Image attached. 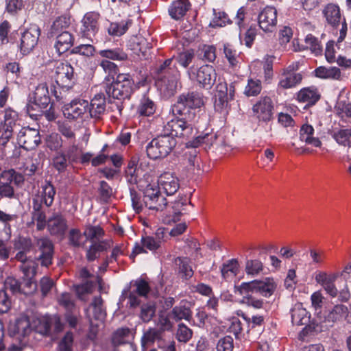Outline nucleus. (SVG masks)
I'll list each match as a JSON object with an SVG mask.
<instances>
[{
    "label": "nucleus",
    "instance_id": "22",
    "mask_svg": "<svg viewBox=\"0 0 351 351\" xmlns=\"http://www.w3.org/2000/svg\"><path fill=\"white\" fill-rule=\"evenodd\" d=\"M79 276L82 282L74 286L77 294L82 295L85 293H90L93 289L96 280L98 278L90 273L86 267H83L80 270Z\"/></svg>",
    "mask_w": 351,
    "mask_h": 351
},
{
    "label": "nucleus",
    "instance_id": "44",
    "mask_svg": "<svg viewBox=\"0 0 351 351\" xmlns=\"http://www.w3.org/2000/svg\"><path fill=\"white\" fill-rule=\"evenodd\" d=\"M132 23V21L130 19L122 21L120 23H112L108 28V32L112 36H120L126 32Z\"/></svg>",
    "mask_w": 351,
    "mask_h": 351
},
{
    "label": "nucleus",
    "instance_id": "64",
    "mask_svg": "<svg viewBox=\"0 0 351 351\" xmlns=\"http://www.w3.org/2000/svg\"><path fill=\"white\" fill-rule=\"evenodd\" d=\"M233 348V339L230 336H226L219 340L217 351H232Z\"/></svg>",
    "mask_w": 351,
    "mask_h": 351
},
{
    "label": "nucleus",
    "instance_id": "61",
    "mask_svg": "<svg viewBox=\"0 0 351 351\" xmlns=\"http://www.w3.org/2000/svg\"><path fill=\"white\" fill-rule=\"evenodd\" d=\"M254 293L248 292L245 294H241L243 295L241 302L249 306H252L255 308H261L263 306L264 302L262 300L256 299L254 297Z\"/></svg>",
    "mask_w": 351,
    "mask_h": 351
},
{
    "label": "nucleus",
    "instance_id": "8",
    "mask_svg": "<svg viewBox=\"0 0 351 351\" xmlns=\"http://www.w3.org/2000/svg\"><path fill=\"white\" fill-rule=\"evenodd\" d=\"M52 77L59 87L68 90L74 84V69L67 62H56L52 70Z\"/></svg>",
    "mask_w": 351,
    "mask_h": 351
},
{
    "label": "nucleus",
    "instance_id": "50",
    "mask_svg": "<svg viewBox=\"0 0 351 351\" xmlns=\"http://www.w3.org/2000/svg\"><path fill=\"white\" fill-rule=\"evenodd\" d=\"M70 163L66 154L62 152H57L53 158V166L59 173L65 171Z\"/></svg>",
    "mask_w": 351,
    "mask_h": 351
},
{
    "label": "nucleus",
    "instance_id": "46",
    "mask_svg": "<svg viewBox=\"0 0 351 351\" xmlns=\"http://www.w3.org/2000/svg\"><path fill=\"white\" fill-rule=\"evenodd\" d=\"M42 196H40L44 202L47 207L52 205L56 194V189L51 182L46 181L45 184L42 186Z\"/></svg>",
    "mask_w": 351,
    "mask_h": 351
},
{
    "label": "nucleus",
    "instance_id": "27",
    "mask_svg": "<svg viewBox=\"0 0 351 351\" xmlns=\"http://www.w3.org/2000/svg\"><path fill=\"white\" fill-rule=\"evenodd\" d=\"M74 37L68 31H62L56 34L54 47L59 56L66 52L73 45Z\"/></svg>",
    "mask_w": 351,
    "mask_h": 351
},
{
    "label": "nucleus",
    "instance_id": "2",
    "mask_svg": "<svg viewBox=\"0 0 351 351\" xmlns=\"http://www.w3.org/2000/svg\"><path fill=\"white\" fill-rule=\"evenodd\" d=\"M177 141L165 132L153 138L146 146L147 156L153 160L167 156L174 149Z\"/></svg>",
    "mask_w": 351,
    "mask_h": 351
},
{
    "label": "nucleus",
    "instance_id": "54",
    "mask_svg": "<svg viewBox=\"0 0 351 351\" xmlns=\"http://www.w3.org/2000/svg\"><path fill=\"white\" fill-rule=\"evenodd\" d=\"M58 303L66 309V312L76 309L74 298L69 293H62L58 298Z\"/></svg>",
    "mask_w": 351,
    "mask_h": 351
},
{
    "label": "nucleus",
    "instance_id": "37",
    "mask_svg": "<svg viewBox=\"0 0 351 351\" xmlns=\"http://www.w3.org/2000/svg\"><path fill=\"white\" fill-rule=\"evenodd\" d=\"M315 75L319 78L333 80H339L341 77L340 69L336 66H319L315 70Z\"/></svg>",
    "mask_w": 351,
    "mask_h": 351
},
{
    "label": "nucleus",
    "instance_id": "30",
    "mask_svg": "<svg viewBox=\"0 0 351 351\" xmlns=\"http://www.w3.org/2000/svg\"><path fill=\"white\" fill-rule=\"evenodd\" d=\"M291 314V322L294 325H307L310 322V315L301 303H297L293 306Z\"/></svg>",
    "mask_w": 351,
    "mask_h": 351
},
{
    "label": "nucleus",
    "instance_id": "16",
    "mask_svg": "<svg viewBox=\"0 0 351 351\" xmlns=\"http://www.w3.org/2000/svg\"><path fill=\"white\" fill-rule=\"evenodd\" d=\"M234 92L235 88L233 83L228 86L226 82H219L216 86L215 108L217 110L226 108L228 101L233 99Z\"/></svg>",
    "mask_w": 351,
    "mask_h": 351
},
{
    "label": "nucleus",
    "instance_id": "5",
    "mask_svg": "<svg viewBox=\"0 0 351 351\" xmlns=\"http://www.w3.org/2000/svg\"><path fill=\"white\" fill-rule=\"evenodd\" d=\"M276 287V283L273 278H265L261 280H254L247 282H242L239 286H235V289L239 294L251 292L268 298L274 293Z\"/></svg>",
    "mask_w": 351,
    "mask_h": 351
},
{
    "label": "nucleus",
    "instance_id": "4",
    "mask_svg": "<svg viewBox=\"0 0 351 351\" xmlns=\"http://www.w3.org/2000/svg\"><path fill=\"white\" fill-rule=\"evenodd\" d=\"M134 82L129 73H119L110 85L107 86L106 92L109 97L118 100L129 99L134 91Z\"/></svg>",
    "mask_w": 351,
    "mask_h": 351
},
{
    "label": "nucleus",
    "instance_id": "18",
    "mask_svg": "<svg viewBox=\"0 0 351 351\" xmlns=\"http://www.w3.org/2000/svg\"><path fill=\"white\" fill-rule=\"evenodd\" d=\"M274 105L269 97H261L252 107L256 117L264 122L269 121L273 117Z\"/></svg>",
    "mask_w": 351,
    "mask_h": 351
},
{
    "label": "nucleus",
    "instance_id": "62",
    "mask_svg": "<svg viewBox=\"0 0 351 351\" xmlns=\"http://www.w3.org/2000/svg\"><path fill=\"white\" fill-rule=\"evenodd\" d=\"M230 23V19L224 12H217L214 10V17L210 23L213 27H223Z\"/></svg>",
    "mask_w": 351,
    "mask_h": 351
},
{
    "label": "nucleus",
    "instance_id": "45",
    "mask_svg": "<svg viewBox=\"0 0 351 351\" xmlns=\"http://www.w3.org/2000/svg\"><path fill=\"white\" fill-rule=\"evenodd\" d=\"M85 239L91 243L101 241L100 239L104 235V230L98 226H89L84 231Z\"/></svg>",
    "mask_w": 351,
    "mask_h": 351
},
{
    "label": "nucleus",
    "instance_id": "20",
    "mask_svg": "<svg viewBox=\"0 0 351 351\" xmlns=\"http://www.w3.org/2000/svg\"><path fill=\"white\" fill-rule=\"evenodd\" d=\"M157 186L167 195H174L180 188L178 178L171 172H164L158 178Z\"/></svg>",
    "mask_w": 351,
    "mask_h": 351
},
{
    "label": "nucleus",
    "instance_id": "11",
    "mask_svg": "<svg viewBox=\"0 0 351 351\" xmlns=\"http://www.w3.org/2000/svg\"><path fill=\"white\" fill-rule=\"evenodd\" d=\"M36 251L38 255L36 260L40 265L49 267L53 263L54 256V245L47 237H42L36 239Z\"/></svg>",
    "mask_w": 351,
    "mask_h": 351
},
{
    "label": "nucleus",
    "instance_id": "39",
    "mask_svg": "<svg viewBox=\"0 0 351 351\" xmlns=\"http://www.w3.org/2000/svg\"><path fill=\"white\" fill-rule=\"evenodd\" d=\"M69 244L75 247H84L86 243L85 236L80 230L71 229L68 234Z\"/></svg>",
    "mask_w": 351,
    "mask_h": 351
},
{
    "label": "nucleus",
    "instance_id": "15",
    "mask_svg": "<svg viewBox=\"0 0 351 351\" xmlns=\"http://www.w3.org/2000/svg\"><path fill=\"white\" fill-rule=\"evenodd\" d=\"M88 101L85 99H75L62 107L64 117L69 120L87 118Z\"/></svg>",
    "mask_w": 351,
    "mask_h": 351
},
{
    "label": "nucleus",
    "instance_id": "28",
    "mask_svg": "<svg viewBox=\"0 0 351 351\" xmlns=\"http://www.w3.org/2000/svg\"><path fill=\"white\" fill-rule=\"evenodd\" d=\"M103 300L101 296L95 297L86 310V315L90 322L94 318L102 321L106 317V311L103 306Z\"/></svg>",
    "mask_w": 351,
    "mask_h": 351
},
{
    "label": "nucleus",
    "instance_id": "51",
    "mask_svg": "<svg viewBox=\"0 0 351 351\" xmlns=\"http://www.w3.org/2000/svg\"><path fill=\"white\" fill-rule=\"evenodd\" d=\"M262 90L261 82L259 80L249 79L245 88L244 94L247 97L258 95Z\"/></svg>",
    "mask_w": 351,
    "mask_h": 351
},
{
    "label": "nucleus",
    "instance_id": "49",
    "mask_svg": "<svg viewBox=\"0 0 351 351\" xmlns=\"http://www.w3.org/2000/svg\"><path fill=\"white\" fill-rule=\"evenodd\" d=\"M99 53L103 58L113 60L123 61L128 58V55L122 49L119 48L101 50Z\"/></svg>",
    "mask_w": 351,
    "mask_h": 351
},
{
    "label": "nucleus",
    "instance_id": "26",
    "mask_svg": "<svg viewBox=\"0 0 351 351\" xmlns=\"http://www.w3.org/2000/svg\"><path fill=\"white\" fill-rule=\"evenodd\" d=\"M15 172L13 170L4 171L0 177V199L3 197L12 198L14 191L11 183Z\"/></svg>",
    "mask_w": 351,
    "mask_h": 351
},
{
    "label": "nucleus",
    "instance_id": "40",
    "mask_svg": "<svg viewBox=\"0 0 351 351\" xmlns=\"http://www.w3.org/2000/svg\"><path fill=\"white\" fill-rule=\"evenodd\" d=\"M332 136L339 145L344 147H351V129H340L335 131Z\"/></svg>",
    "mask_w": 351,
    "mask_h": 351
},
{
    "label": "nucleus",
    "instance_id": "56",
    "mask_svg": "<svg viewBox=\"0 0 351 351\" xmlns=\"http://www.w3.org/2000/svg\"><path fill=\"white\" fill-rule=\"evenodd\" d=\"M130 330L128 328L118 329L114 334L112 338V344L115 348L123 345V343H128L125 338L129 335Z\"/></svg>",
    "mask_w": 351,
    "mask_h": 351
},
{
    "label": "nucleus",
    "instance_id": "25",
    "mask_svg": "<svg viewBox=\"0 0 351 351\" xmlns=\"http://www.w3.org/2000/svg\"><path fill=\"white\" fill-rule=\"evenodd\" d=\"M169 316L176 322L182 319L189 322L192 318L190 302L186 300H182L178 305L173 308L169 313Z\"/></svg>",
    "mask_w": 351,
    "mask_h": 351
},
{
    "label": "nucleus",
    "instance_id": "13",
    "mask_svg": "<svg viewBox=\"0 0 351 351\" xmlns=\"http://www.w3.org/2000/svg\"><path fill=\"white\" fill-rule=\"evenodd\" d=\"M143 201L145 206L152 210H163L167 202L160 191V189L155 184H148L144 191Z\"/></svg>",
    "mask_w": 351,
    "mask_h": 351
},
{
    "label": "nucleus",
    "instance_id": "12",
    "mask_svg": "<svg viewBox=\"0 0 351 351\" xmlns=\"http://www.w3.org/2000/svg\"><path fill=\"white\" fill-rule=\"evenodd\" d=\"M100 14L97 12H88L85 14L81 21L79 34L91 41L99 29Z\"/></svg>",
    "mask_w": 351,
    "mask_h": 351
},
{
    "label": "nucleus",
    "instance_id": "21",
    "mask_svg": "<svg viewBox=\"0 0 351 351\" xmlns=\"http://www.w3.org/2000/svg\"><path fill=\"white\" fill-rule=\"evenodd\" d=\"M258 24L264 32H271L277 23V11L274 7L267 6L258 15Z\"/></svg>",
    "mask_w": 351,
    "mask_h": 351
},
{
    "label": "nucleus",
    "instance_id": "42",
    "mask_svg": "<svg viewBox=\"0 0 351 351\" xmlns=\"http://www.w3.org/2000/svg\"><path fill=\"white\" fill-rule=\"evenodd\" d=\"M162 332L157 328H149L147 330L142 337V346H149L153 344L156 340H158V345L160 344L162 340Z\"/></svg>",
    "mask_w": 351,
    "mask_h": 351
},
{
    "label": "nucleus",
    "instance_id": "19",
    "mask_svg": "<svg viewBox=\"0 0 351 351\" xmlns=\"http://www.w3.org/2000/svg\"><path fill=\"white\" fill-rule=\"evenodd\" d=\"M39 36L40 29L35 25L25 30L21 38V52L25 55L32 51L37 45Z\"/></svg>",
    "mask_w": 351,
    "mask_h": 351
},
{
    "label": "nucleus",
    "instance_id": "1",
    "mask_svg": "<svg viewBox=\"0 0 351 351\" xmlns=\"http://www.w3.org/2000/svg\"><path fill=\"white\" fill-rule=\"evenodd\" d=\"M154 77L156 86L166 97L174 95L178 86H180V73L173 58L167 59L156 66Z\"/></svg>",
    "mask_w": 351,
    "mask_h": 351
},
{
    "label": "nucleus",
    "instance_id": "10",
    "mask_svg": "<svg viewBox=\"0 0 351 351\" xmlns=\"http://www.w3.org/2000/svg\"><path fill=\"white\" fill-rule=\"evenodd\" d=\"M181 118H176L168 121L164 125V132L173 138L183 137L189 138L193 133V128L189 122L192 118H189V115L181 116Z\"/></svg>",
    "mask_w": 351,
    "mask_h": 351
},
{
    "label": "nucleus",
    "instance_id": "24",
    "mask_svg": "<svg viewBox=\"0 0 351 351\" xmlns=\"http://www.w3.org/2000/svg\"><path fill=\"white\" fill-rule=\"evenodd\" d=\"M106 111V98L104 94H97L88 103V115L100 119Z\"/></svg>",
    "mask_w": 351,
    "mask_h": 351
},
{
    "label": "nucleus",
    "instance_id": "53",
    "mask_svg": "<svg viewBox=\"0 0 351 351\" xmlns=\"http://www.w3.org/2000/svg\"><path fill=\"white\" fill-rule=\"evenodd\" d=\"M41 154H33L30 160L25 162L24 172L27 176H31L38 170L40 165L39 158Z\"/></svg>",
    "mask_w": 351,
    "mask_h": 351
},
{
    "label": "nucleus",
    "instance_id": "14",
    "mask_svg": "<svg viewBox=\"0 0 351 351\" xmlns=\"http://www.w3.org/2000/svg\"><path fill=\"white\" fill-rule=\"evenodd\" d=\"M195 69L191 67L188 70L189 77L192 79L191 74H193L199 85L206 90L212 88L217 80V73L213 66L210 65H204L199 67L196 73Z\"/></svg>",
    "mask_w": 351,
    "mask_h": 351
},
{
    "label": "nucleus",
    "instance_id": "48",
    "mask_svg": "<svg viewBox=\"0 0 351 351\" xmlns=\"http://www.w3.org/2000/svg\"><path fill=\"white\" fill-rule=\"evenodd\" d=\"M242 318L247 324L248 330L258 328V330L263 328L265 323V317L261 315H253L251 317L245 314H242Z\"/></svg>",
    "mask_w": 351,
    "mask_h": 351
},
{
    "label": "nucleus",
    "instance_id": "3",
    "mask_svg": "<svg viewBox=\"0 0 351 351\" xmlns=\"http://www.w3.org/2000/svg\"><path fill=\"white\" fill-rule=\"evenodd\" d=\"M204 105L202 94L198 92H188L180 95L176 104L172 108L175 115L186 116L192 118L194 114L191 112L193 108H198Z\"/></svg>",
    "mask_w": 351,
    "mask_h": 351
},
{
    "label": "nucleus",
    "instance_id": "23",
    "mask_svg": "<svg viewBox=\"0 0 351 351\" xmlns=\"http://www.w3.org/2000/svg\"><path fill=\"white\" fill-rule=\"evenodd\" d=\"M167 240V232L165 228H159L152 236L143 237L141 239L143 247L150 251H155L158 249L162 243Z\"/></svg>",
    "mask_w": 351,
    "mask_h": 351
},
{
    "label": "nucleus",
    "instance_id": "32",
    "mask_svg": "<svg viewBox=\"0 0 351 351\" xmlns=\"http://www.w3.org/2000/svg\"><path fill=\"white\" fill-rule=\"evenodd\" d=\"M322 13L328 24L332 27H337L339 25L341 19V14L339 7L334 3L328 4L323 10Z\"/></svg>",
    "mask_w": 351,
    "mask_h": 351
},
{
    "label": "nucleus",
    "instance_id": "35",
    "mask_svg": "<svg viewBox=\"0 0 351 351\" xmlns=\"http://www.w3.org/2000/svg\"><path fill=\"white\" fill-rule=\"evenodd\" d=\"M314 129L308 124L303 125L300 131V138L306 144L313 145L315 147H320L322 145L319 138L314 137Z\"/></svg>",
    "mask_w": 351,
    "mask_h": 351
},
{
    "label": "nucleus",
    "instance_id": "63",
    "mask_svg": "<svg viewBox=\"0 0 351 351\" xmlns=\"http://www.w3.org/2000/svg\"><path fill=\"white\" fill-rule=\"evenodd\" d=\"M197 162L198 159L195 149L189 150L184 153L183 156V164L186 165L188 169H191L194 168Z\"/></svg>",
    "mask_w": 351,
    "mask_h": 351
},
{
    "label": "nucleus",
    "instance_id": "52",
    "mask_svg": "<svg viewBox=\"0 0 351 351\" xmlns=\"http://www.w3.org/2000/svg\"><path fill=\"white\" fill-rule=\"evenodd\" d=\"M70 24L69 19L66 16H62L58 17L53 23L51 27V34L52 36H56L58 34L62 32V30L67 27H69Z\"/></svg>",
    "mask_w": 351,
    "mask_h": 351
},
{
    "label": "nucleus",
    "instance_id": "6",
    "mask_svg": "<svg viewBox=\"0 0 351 351\" xmlns=\"http://www.w3.org/2000/svg\"><path fill=\"white\" fill-rule=\"evenodd\" d=\"M50 104L48 88L46 84H40L35 89L33 97L27 104V112L31 117H36Z\"/></svg>",
    "mask_w": 351,
    "mask_h": 351
},
{
    "label": "nucleus",
    "instance_id": "43",
    "mask_svg": "<svg viewBox=\"0 0 351 351\" xmlns=\"http://www.w3.org/2000/svg\"><path fill=\"white\" fill-rule=\"evenodd\" d=\"M156 106L154 101L147 96L144 95L138 107V112L141 116H150L154 113Z\"/></svg>",
    "mask_w": 351,
    "mask_h": 351
},
{
    "label": "nucleus",
    "instance_id": "41",
    "mask_svg": "<svg viewBox=\"0 0 351 351\" xmlns=\"http://www.w3.org/2000/svg\"><path fill=\"white\" fill-rule=\"evenodd\" d=\"M239 271V263L236 259L229 260L223 263L221 269L222 277L225 280H228L235 276Z\"/></svg>",
    "mask_w": 351,
    "mask_h": 351
},
{
    "label": "nucleus",
    "instance_id": "57",
    "mask_svg": "<svg viewBox=\"0 0 351 351\" xmlns=\"http://www.w3.org/2000/svg\"><path fill=\"white\" fill-rule=\"evenodd\" d=\"M305 43L308 47L316 56L322 54V45L317 38L312 34H308L305 38Z\"/></svg>",
    "mask_w": 351,
    "mask_h": 351
},
{
    "label": "nucleus",
    "instance_id": "55",
    "mask_svg": "<svg viewBox=\"0 0 351 351\" xmlns=\"http://www.w3.org/2000/svg\"><path fill=\"white\" fill-rule=\"evenodd\" d=\"M23 274V278H34L36 274L38 264L32 261L23 263L20 266Z\"/></svg>",
    "mask_w": 351,
    "mask_h": 351
},
{
    "label": "nucleus",
    "instance_id": "34",
    "mask_svg": "<svg viewBox=\"0 0 351 351\" xmlns=\"http://www.w3.org/2000/svg\"><path fill=\"white\" fill-rule=\"evenodd\" d=\"M190 6L189 0L174 1L169 8V14L172 19L179 20L186 14Z\"/></svg>",
    "mask_w": 351,
    "mask_h": 351
},
{
    "label": "nucleus",
    "instance_id": "31",
    "mask_svg": "<svg viewBox=\"0 0 351 351\" xmlns=\"http://www.w3.org/2000/svg\"><path fill=\"white\" fill-rule=\"evenodd\" d=\"M297 99L298 101L305 103L307 106H313L320 99V94L316 88H303L298 93Z\"/></svg>",
    "mask_w": 351,
    "mask_h": 351
},
{
    "label": "nucleus",
    "instance_id": "59",
    "mask_svg": "<svg viewBox=\"0 0 351 351\" xmlns=\"http://www.w3.org/2000/svg\"><path fill=\"white\" fill-rule=\"evenodd\" d=\"M193 332L184 324H179L176 333L177 339L180 342L186 343L192 337Z\"/></svg>",
    "mask_w": 351,
    "mask_h": 351
},
{
    "label": "nucleus",
    "instance_id": "36",
    "mask_svg": "<svg viewBox=\"0 0 351 351\" xmlns=\"http://www.w3.org/2000/svg\"><path fill=\"white\" fill-rule=\"evenodd\" d=\"M110 247V242L107 241L91 243L86 250V257L88 261H93L99 256L101 252L107 250Z\"/></svg>",
    "mask_w": 351,
    "mask_h": 351
},
{
    "label": "nucleus",
    "instance_id": "9",
    "mask_svg": "<svg viewBox=\"0 0 351 351\" xmlns=\"http://www.w3.org/2000/svg\"><path fill=\"white\" fill-rule=\"evenodd\" d=\"M298 69L299 63L298 62H292L287 67L281 69L278 89H290L300 84L303 79V75L297 72Z\"/></svg>",
    "mask_w": 351,
    "mask_h": 351
},
{
    "label": "nucleus",
    "instance_id": "58",
    "mask_svg": "<svg viewBox=\"0 0 351 351\" xmlns=\"http://www.w3.org/2000/svg\"><path fill=\"white\" fill-rule=\"evenodd\" d=\"M263 269V263L258 260H248L245 263V272L248 275L256 276Z\"/></svg>",
    "mask_w": 351,
    "mask_h": 351
},
{
    "label": "nucleus",
    "instance_id": "47",
    "mask_svg": "<svg viewBox=\"0 0 351 351\" xmlns=\"http://www.w3.org/2000/svg\"><path fill=\"white\" fill-rule=\"evenodd\" d=\"M348 313V308L343 304L335 305L326 316L328 322H335L342 319Z\"/></svg>",
    "mask_w": 351,
    "mask_h": 351
},
{
    "label": "nucleus",
    "instance_id": "7",
    "mask_svg": "<svg viewBox=\"0 0 351 351\" xmlns=\"http://www.w3.org/2000/svg\"><path fill=\"white\" fill-rule=\"evenodd\" d=\"M18 117V113L10 108L0 112V145L5 147L12 138Z\"/></svg>",
    "mask_w": 351,
    "mask_h": 351
},
{
    "label": "nucleus",
    "instance_id": "60",
    "mask_svg": "<svg viewBox=\"0 0 351 351\" xmlns=\"http://www.w3.org/2000/svg\"><path fill=\"white\" fill-rule=\"evenodd\" d=\"M195 57L192 50H186L180 53L176 57V62L184 68L189 66Z\"/></svg>",
    "mask_w": 351,
    "mask_h": 351
},
{
    "label": "nucleus",
    "instance_id": "38",
    "mask_svg": "<svg viewBox=\"0 0 351 351\" xmlns=\"http://www.w3.org/2000/svg\"><path fill=\"white\" fill-rule=\"evenodd\" d=\"M217 135L215 133H206L204 135L198 136L194 142L191 143L193 147L204 146V149H210L214 145L217 144L215 142L217 140Z\"/></svg>",
    "mask_w": 351,
    "mask_h": 351
},
{
    "label": "nucleus",
    "instance_id": "17",
    "mask_svg": "<svg viewBox=\"0 0 351 351\" xmlns=\"http://www.w3.org/2000/svg\"><path fill=\"white\" fill-rule=\"evenodd\" d=\"M40 141V132L36 129L23 128L17 135L18 144L26 150L35 149Z\"/></svg>",
    "mask_w": 351,
    "mask_h": 351
},
{
    "label": "nucleus",
    "instance_id": "29",
    "mask_svg": "<svg viewBox=\"0 0 351 351\" xmlns=\"http://www.w3.org/2000/svg\"><path fill=\"white\" fill-rule=\"evenodd\" d=\"M336 278L335 275H328L324 272H320L316 276L315 280L324 287L328 294L335 298L338 294V291L334 284Z\"/></svg>",
    "mask_w": 351,
    "mask_h": 351
},
{
    "label": "nucleus",
    "instance_id": "33",
    "mask_svg": "<svg viewBox=\"0 0 351 351\" xmlns=\"http://www.w3.org/2000/svg\"><path fill=\"white\" fill-rule=\"evenodd\" d=\"M48 230L51 234L61 235L66 228L65 219L61 215L55 214L50 217L47 223Z\"/></svg>",
    "mask_w": 351,
    "mask_h": 351
}]
</instances>
